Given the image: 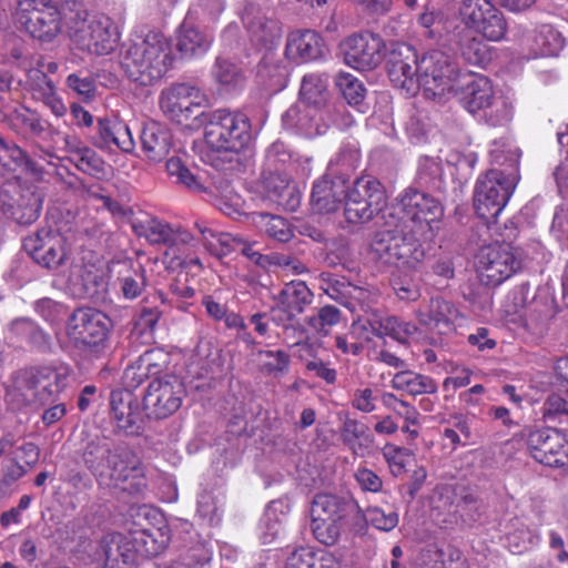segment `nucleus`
Masks as SVG:
<instances>
[{"label": "nucleus", "instance_id": "obj_56", "mask_svg": "<svg viewBox=\"0 0 568 568\" xmlns=\"http://www.w3.org/2000/svg\"><path fill=\"white\" fill-rule=\"evenodd\" d=\"M362 513L363 519L374 526L375 528L384 531L394 529L398 524V515L395 511L385 514L378 507H367L362 510L357 505V514Z\"/></svg>", "mask_w": 568, "mask_h": 568}, {"label": "nucleus", "instance_id": "obj_51", "mask_svg": "<svg viewBox=\"0 0 568 568\" xmlns=\"http://www.w3.org/2000/svg\"><path fill=\"white\" fill-rule=\"evenodd\" d=\"M534 42L541 55H556L562 48V38L550 24H541L535 31Z\"/></svg>", "mask_w": 568, "mask_h": 568}, {"label": "nucleus", "instance_id": "obj_42", "mask_svg": "<svg viewBox=\"0 0 568 568\" xmlns=\"http://www.w3.org/2000/svg\"><path fill=\"white\" fill-rule=\"evenodd\" d=\"M139 554L151 557L162 552L169 545L170 536L168 528H156L153 530H143L132 539Z\"/></svg>", "mask_w": 568, "mask_h": 568}, {"label": "nucleus", "instance_id": "obj_35", "mask_svg": "<svg viewBox=\"0 0 568 568\" xmlns=\"http://www.w3.org/2000/svg\"><path fill=\"white\" fill-rule=\"evenodd\" d=\"M384 42L373 32L357 34V71L375 69L384 58Z\"/></svg>", "mask_w": 568, "mask_h": 568}, {"label": "nucleus", "instance_id": "obj_27", "mask_svg": "<svg viewBox=\"0 0 568 568\" xmlns=\"http://www.w3.org/2000/svg\"><path fill=\"white\" fill-rule=\"evenodd\" d=\"M324 41L313 30H296L287 36L285 55L296 62L316 60L323 55Z\"/></svg>", "mask_w": 568, "mask_h": 568}, {"label": "nucleus", "instance_id": "obj_57", "mask_svg": "<svg viewBox=\"0 0 568 568\" xmlns=\"http://www.w3.org/2000/svg\"><path fill=\"white\" fill-rule=\"evenodd\" d=\"M213 78L222 85L236 87L242 82L241 70L229 60L217 58L212 68Z\"/></svg>", "mask_w": 568, "mask_h": 568}, {"label": "nucleus", "instance_id": "obj_48", "mask_svg": "<svg viewBox=\"0 0 568 568\" xmlns=\"http://www.w3.org/2000/svg\"><path fill=\"white\" fill-rule=\"evenodd\" d=\"M195 227L201 235V241L212 254L224 255L230 252L231 237L229 234L215 232L205 221L196 222Z\"/></svg>", "mask_w": 568, "mask_h": 568}, {"label": "nucleus", "instance_id": "obj_50", "mask_svg": "<svg viewBox=\"0 0 568 568\" xmlns=\"http://www.w3.org/2000/svg\"><path fill=\"white\" fill-rule=\"evenodd\" d=\"M11 329L18 335L24 336L33 346L42 352L51 347L50 336L29 320L13 321L11 323Z\"/></svg>", "mask_w": 568, "mask_h": 568}, {"label": "nucleus", "instance_id": "obj_62", "mask_svg": "<svg viewBox=\"0 0 568 568\" xmlns=\"http://www.w3.org/2000/svg\"><path fill=\"white\" fill-rule=\"evenodd\" d=\"M334 88L341 98L348 105L355 101V75L352 72L339 70L334 78Z\"/></svg>", "mask_w": 568, "mask_h": 568}, {"label": "nucleus", "instance_id": "obj_52", "mask_svg": "<svg viewBox=\"0 0 568 568\" xmlns=\"http://www.w3.org/2000/svg\"><path fill=\"white\" fill-rule=\"evenodd\" d=\"M72 161L83 173L99 176L105 172L104 161L90 148L81 146L72 153Z\"/></svg>", "mask_w": 568, "mask_h": 568}, {"label": "nucleus", "instance_id": "obj_37", "mask_svg": "<svg viewBox=\"0 0 568 568\" xmlns=\"http://www.w3.org/2000/svg\"><path fill=\"white\" fill-rule=\"evenodd\" d=\"M250 219L254 226L278 242H287L293 236L290 223L282 216L267 212H252Z\"/></svg>", "mask_w": 568, "mask_h": 568}, {"label": "nucleus", "instance_id": "obj_2", "mask_svg": "<svg viewBox=\"0 0 568 568\" xmlns=\"http://www.w3.org/2000/svg\"><path fill=\"white\" fill-rule=\"evenodd\" d=\"M82 458L99 486L115 496L138 495L146 487L141 462L126 445L95 436L87 443Z\"/></svg>", "mask_w": 568, "mask_h": 568}, {"label": "nucleus", "instance_id": "obj_36", "mask_svg": "<svg viewBox=\"0 0 568 568\" xmlns=\"http://www.w3.org/2000/svg\"><path fill=\"white\" fill-rule=\"evenodd\" d=\"M351 505L331 494H318L311 507L312 520H346Z\"/></svg>", "mask_w": 568, "mask_h": 568}, {"label": "nucleus", "instance_id": "obj_54", "mask_svg": "<svg viewBox=\"0 0 568 568\" xmlns=\"http://www.w3.org/2000/svg\"><path fill=\"white\" fill-rule=\"evenodd\" d=\"M345 525L346 520H312L311 528L317 541L332 546L338 540Z\"/></svg>", "mask_w": 568, "mask_h": 568}, {"label": "nucleus", "instance_id": "obj_44", "mask_svg": "<svg viewBox=\"0 0 568 568\" xmlns=\"http://www.w3.org/2000/svg\"><path fill=\"white\" fill-rule=\"evenodd\" d=\"M300 95L308 105L316 108L325 105L328 100L327 80L316 73L304 75L301 83Z\"/></svg>", "mask_w": 568, "mask_h": 568}, {"label": "nucleus", "instance_id": "obj_29", "mask_svg": "<svg viewBox=\"0 0 568 568\" xmlns=\"http://www.w3.org/2000/svg\"><path fill=\"white\" fill-rule=\"evenodd\" d=\"M399 232L398 250L395 254L393 266H402L408 270H417L425 258V251L419 243L422 232L409 229L405 223H395Z\"/></svg>", "mask_w": 568, "mask_h": 568}, {"label": "nucleus", "instance_id": "obj_45", "mask_svg": "<svg viewBox=\"0 0 568 568\" xmlns=\"http://www.w3.org/2000/svg\"><path fill=\"white\" fill-rule=\"evenodd\" d=\"M513 104L503 95H495L480 111V118L489 126H505L513 119Z\"/></svg>", "mask_w": 568, "mask_h": 568}, {"label": "nucleus", "instance_id": "obj_59", "mask_svg": "<svg viewBox=\"0 0 568 568\" xmlns=\"http://www.w3.org/2000/svg\"><path fill=\"white\" fill-rule=\"evenodd\" d=\"M506 547L513 554H523L530 549L537 541V536L527 527H519L507 532Z\"/></svg>", "mask_w": 568, "mask_h": 568}, {"label": "nucleus", "instance_id": "obj_8", "mask_svg": "<svg viewBox=\"0 0 568 568\" xmlns=\"http://www.w3.org/2000/svg\"><path fill=\"white\" fill-rule=\"evenodd\" d=\"M355 189V181L344 175H336L333 179L323 176L313 184L311 193V205L314 212L328 214L336 212L343 206L342 219H338L341 227L353 233L355 230V210L351 195Z\"/></svg>", "mask_w": 568, "mask_h": 568}, {"label": "nucleus", "instance_id": "obj_3", "mask_svg": "<svg viewBox=\"0 0 568 568\" xmlns=\"http://www.w3.org/2000/svg\"><path fill=\"white\" fill-rule=\"evenodd\" d=\"M174 61L170 40L160 31H149L123 44L120 64L125 75L139 85L158 83Z\"/></svg>", "mask_w": 568, "mask_h": 568}, {"label": "nucleus", "instance_id": "obj_34", "mask_svg": "<svg viewBox=\"0 0 568 568\" xmlns=\"http://www.w3.org/2000/svg\"><path fill=\"white\" fill-rule=\"evenodd\" d=\"M313 301V293L304 282L293 281L284 285L278 294V305L288 318L304 312Z\"/></svg>", "mask_w": 568, "mask_h": 568}, {"label": "nucleus", "instance_id": "obj_40", "mask_svg": "<svg viewBox=\"0 0 568 568\" xmlns=\"http://www.w3.org/2000/svg\"><path fill=\"white\" fill-rule=\"evenodd\" d=\"M194 236L185 230H172L169 246L166 247L165 255L172 258L178 266H186L190 264H199L197 257L190 255L189 250L193 246Z\"/></svg>", "mask_w": 568, "mask_h": 568}, {"label": "nucleus", "instance_id": "obj_25", "mask_svg": "<svg viewBox=\"0 0 568 568\" xmlns=\"http://www.w3.org/2000/svg\"><path fill=\"white\" fill-rule=\"evenodd\" d=\"M457 315L458 311L450 302L435 297L425 308L418 311V321L429 331L447 335L455 331L454 321Z\"/></svg>", "mask_w": 568, "mask_h": 568}, {"label": "nucleus", "instance_id": "obj_9", "mask_svg": "<svg viewBox=\"0 0 568 568\" xmlns=\"http://www.w3.org/2000/svg\"><path fill=\"white\" fill-rule=\"evenodd\" d=\"M73 42L83 51L97 55L112 52L120 39L118 28L105 14L77 13L71 21Z\"/></svg>", "mask_w": 568, "mask_h": 568}, {"label": "nucleus", "instance_id": "obj_33", "mask_svg": "<svg viewBox=\"0 0 568 568\" xmlns=\"http://www.w3.org/2000/svg\"><path fill=\"white\" fill-rule=\"evenodd\" d=\"M288 71L281 59L266 53L257 64V82L271 93L283 90L287 84Z\"/></svg>", "mask_w": 568, "mask_h": 568}, {"label": "nucleus", "instance_id": "obj_13", "mask_svg": "<svg viewBox=\"0 0 568 568\" xmlns=\"http://www.w3.org/2000/svg\"><path fill=\"white\" fill-rule=\"evenodd\" d=\"M204 92L190 82H174L163 88L159 94V108L162 113L176 123H183L205 106Z\"/></svg>", "mask_w": 568, "mask_h": 568}, {"label": "nucleus", "instance_id": "obj_43", "mask_svg": "<svg viewBox=\"0 0 568 568\" xmlns=\"http://www.w3.org/2000/svg\"><path fill=\"white\" fill-rule=\"evenodd\" d=\"M520 154V150L511 143H494V148L490 150V162L494 165L493 169H500L506 174L514 172L515 181H518Z\"/></svg>", "mask_w": 568, "mask_h": 568}, {"label": "nucleus", "instance_id": "obj_26", "mask_svg": "<svg viewBox=\"0 0 568 568\" xmlns=\"http://www.w3.org/2000/svg\"><path fill=\"white\" fill-rule=\"evenodd\" d=\"M384 220L383 230L377 231L367 250V257L379 267L393 266L395 254L398 250L399 226H390L387 224V214L383 212Z\"/></svg>", "mask_w": 568, "mask_h": 568}, {"label": "nucleus", "instance_id": "obj_23", "mask_svg": "<svg viewBox=\"0 0 568 568\" xmlns=\"http://www.w3.org/2000/svg\"><path fill=\"white\" fill-rule=\"evenodd\" d=\"M91 142L101 150H112L115 146L126 153L133 151L135 146L129 126L121 121H112L106 118L98 120L97 131L91 136Z\"/></svg>", "mask_w": 568, "mask_h": 568}, {"label": "nucleus", "instance_id": "obj_1", "mask_svg": "<svg viewBox=\"0 0 568 568\" xmlns=\"http://www.w3.org/2000/svg\"><path fill=\"white\" fill-rule=\"evenodd\" d=\"M386 69L390 82L407 94L423 88L426 98L442 100L453 85L450 57L442 50H429L419 57L412 45L397 43L387 55Z\"/></svg>", "mask_w": 568, "mask_h": 568}, {"label": "nucleus", "instance_id": "obj_22", "mask_svg": "<svg viewBox=\"0 0 568 568\" xmlns=\"http://www.w3.org/2000/svg\"><path fill=\"white\" fill-rule=\"evenodd\" d=\"M111 414L116 427L126 435L136 436L144 429V417L139 403L131 394L112 392L110 396Z\"/></svg>", "mask_w": 568, "mask_h": 568}, {"label": "nucleus", "instance_id": "obj_31", "mask_svg": "<svg viewBox=\"0 0 568 568\" xmlns=\"http://www.w3.org/2000/svg\"><path fill=\"white\" fill-rule=\"evenodd\" d=\"M141 145L150 161L161 162L170 153L172 135L168 129L156 122H152L142 129Z\"/></svg>", "mask_w": 568, "mask_h": 568}, {"label": "nucleus", "instance_id": "obj_60", "mask_svg": "<svg viewBox=\"0 0 568 568\" xmlns=\"http://www.w3.org/2000/svg\"><path fill=\"white\" fill-rule=\"evenodd\" d=\"M166 568H211V557L204 548L197 547Z\"/></svg>", "mask_w": 568, "mask_h": 568}, {"label": "nucleus", "instance_id": "obj_58", "mask_svg": "<svg viewBox=\"0 0 568 568\" xmlns=\"http://www.w3.org/2000/svg\"><path fill=\"white\" fill-rule=\"evenodd\" d=\"M493 3L489 0H463L459 7L462 22L469 29L475 24L487 10H490Z\"/></svg>", "mask_w": 568, "mask_h": 568}, {"label": "nucleus", "instance_id": "obj_10", "mask_svg": "<svg viewBox=\"0 0 568 568\" xmlns=\"http://www.w3.org/2000/svg\"><path fill=\"white\" fill-rule=\"evenodd\" d=\"M514 172L490 169L479 175L474 191V209L477 215L489 222L495 220L510 199L516 184Z\"/></svg>", "mask_w": 568, "mask_h": 568}, {"label": "nucleus", "instance_id": "obj_46", "mask_svg": "<svg viewBox=\"0 0 568 568\" xmlns=\"http://www.w3.org/2000/svg\"><path fill=\"white\" fill-rule=\"evenodd\" d=\"M473 30L490 41H498L504 38L507 23L503 12L493 4L490 10H487L486 13L481 16L479 22L475 24Z\"/></svg>", "mask_w": 568, "mask_h": 568}, {"label": "nucleus", "instance_id": "obj_38", "mask_svg": "<svg viewBox=\"0 0 568 568\" xmlns=\"http://www.w3.org/2000/svg\"><path fill=\"white\" fill-rule=\"evenodd\" d=\"M286 568H339V565L331 552L300 548L287 558Z\"/></svg>", "mask_w": 568, "mask_h": 568}, {"label": "nucleus", "instance_id": "obj_55", "mask_svg": "<svg viewBox=\"0 0 568 568\" xmlns=\"http://www.w3.org/2000/svg\"><path fill=\"white\" fill-rule=\"evenodd\" d=\"M341 312L337 307L326 305L317 311L316 314L306 317V324L315 333L327 334L328 328L339 322Z\"/></svg>", "mask_w": 568, "mask_h": 568}, {"label": "nucleus", "instance_id": "obj_4", "mask_svg": "<svg viewBox=\"0 0 568 568\" xmlns=\"http://www.w3.org/2000/svg\"><path fill=\"white\" fill-rule=\"evenodd\" d=\"M70 376L71 369L64 364L19 371L7 388L6 402L13 410L31 404H51L67 387Z\"/></svg>", "mask_w": 568, "mask_h": 568}, {"label": "nucleus", "instance_id": "obj_32", "mask_svg": "<svg viewBox=\"0 0 568 568\" xmlns=\"http://www.w3.org/2000/svg\"><path fill=\"white\" fill-rule=\"evenodd\" d=\"M211 33L189 23H183L176 37V48L183 58H195L206 53L212 44Z\"/></svg>", "mask_w": 568, "mask_h": 568}, {"label": "nucleus", "instance_id": "obj_61", "mask_svg": "<svg viewBox=\"0 0 568 568\" xmlns=\"http://www.w3.org/2000/svg\"><path fill=\"white\" fill-rule=\"evenodd\" d=\"M459 45L463 55L470 63L477 64L485 60L486 45L477 37L460 36Z\"/></svg>", "mask_w": 568, "mask_h": 568}, {"label": "nucleus", "instance_id": "obj_18", "mask_svg": "<svg viewBox=\"0 0 568 568\" xmlns=\"http://www.w3.org/2000/svg\"><path fill=\"white\" fill-rule=\"evenodd\" d=\"M91 556L100 568H134L139 550L121 534H109L98 541Z\"/></svg>", "mask_w": 568, "mask_h": 568}, {"label": "nucleus", "instance_id": "obj_21", "mask_svg": "<svg viewBox=\"0 0 568 568\" xmlns=\"http://www.w3.org/2000/svg\"><path fill=\"white\" fill-rule=\"evenodd\" d=\"M243 22L251 41L255 45L271 50L280 43L282 28L276 19L266 16L260 10L245 9Z\"/></svg>", "mask_w": 568, "mask_h": 568}, {"label": "nucleus", "instance_id": "obj_5", "mask_svg": "<svg viewBox=\"0 0 568 568\" xmlns=\"http://www.w3.org/2000/svg\"><path fill=\"white\" fill-rule=\"evenodd\" d=\"M200 115L204 118L205 142L213 151L236 155L251 141V124L244 114L215 110Z\"/></svg>", "mask_w": 568, "mask_h": 568}, {"label": "nucleus", "instance_id": "obj_28", "mask_svg": "<svg viewBox=\"0 0 568 568\" xmlns=\"http://www.w3.org/2000/svg\"><path fill=\"white\" fill-rule=\"evenodd\" d=\"M386 196L381 182L373 178H357V221L365 223L382 212Z\"/></svg>", "mask_w": 568, "mask_h": 568}, {"label": "nucleus", "instance_id": "obj_53", "mask_svg": "<svg viewBox=\"0 0 568 568\" xmlns=\"http://www.w3.org/2000/svg\"><path fill=\"white\" fill-rule=\"evenodd\" d=\"M166 172L171 178L175 179V183L187 187L191 191L201 192L204 191L203 185L197 180V176L193 174L189 168L178 156H173L166 162Z\"/></svg>", "mask_w": 568, "mask_h": 568}, {"label": "nucleus", "instance_id": "obj_30", "mask_svg": "<svg viewBox=\"0 0 568 568\" xmlns=\"http://www.w3.org/2000/svg\"><path fill=\"white\" fill-rule=\"evenodd\" d=\"M108 271L116 272L119 275L121 293L126 300H134L142 294L146 286L145 270L129 258L122 261H111Z\"/></svg>", "mask_w": 568, "mask_h": 568}, {"label": "nucleus", "instance_id": "obj_64", "mask_svg": "<svg viewBox=\"0 0 568 568\" xmlns=\"http://www.w3.org/2000/svg\"><path fill=\"white\" fill-rule=\"evenodd\" d=\"M219 505L216 498L210 491H202L197 498V515L210 525L220 521Z\"/></svg>", "mask_w": 568, "mask_h": 568}, {"label": "nucleus", "instance_id": "obj_39", "mask_svg": "<svg viewBox=\"0 0 568 568\" xmlns=\"http://www.w3.org/2000/svg\"><path fill=\"white\" fill-rule=\"evenodd\" d=\"M416 181L420 187L436 193H445L447 183L439 159L425 158L420 161Z\"/></svg>", "mask_w": 568, "mask_h": 568}, {"label": "nucleus", "instance_id": "obj_63", "mask_svg": "<svg viewBox=\"0 0 568 568\" xmlns=\"http://www.w3.org/2000/svg\"><path fill=\"white\" fill-rule=\"evenodd\" d=\"M67 85L74 91L83 100H91L95 95V81L90 75H81L80 73L69 74Z\"/></svg>", "mask_w": 568, "mask_h": 568}, {"label": "nucleus", "instance_id": "obj_15", "mask_svg": "<svg viewBox=\"0 0 568 568\" xmlns=\"http://www.w3.org/2000/svg\"><path fill=\"white\" fill-rule=\"evenodd\" d=\"M185 395L183 383L173 376L155 378L148 385L143 408L149 418L162 419L174 414Z\"/></svg>", "mask_w": 568, "mask_h": 568}, {"label": "nucleus", "instance_id": "obj_49", "mask_svg": "<svg viewBox=\"0 0 568 568\" xmlns=\"http://www.w3.org/2000/svg\"><path fill=\"white\" fill-rule=\"evenodd\" d=\"M262 372L272 376H281L288 372L291 357L282 349L257 352Z\"/></svg>", "mask_w": 568, "mask_h": 568}, {"label": "nucleus", "instance_id": "obj_19", "mask_svg": "<svg viewBox=\"0 0 568 568\" xmlns=\"http://www.w3.org/2000/svg\"><path fill=\"white\" fill-rule=\"evenodd\" d=\"M418 328L409 322H402L395 316L383 318L378 312L357 318V339L371 341L373 336L388 335L399 343H406Z\"/></svg>", "mask_w": 568, "mask_h": 568}, {"label": "nucleus", "instance_id": "obj_20", "mask_svg": "<svg viewBox=\"0 0 568 568\" xmlns=\"http://www.w3.org/2000/svg\"><path fill=\"white\" fill-rule=\"evenodd\" d=\"M261 187L270 202L286 211L294 212L301 204L300 190L284 173H264L261 180Z\"/></svg>", "mask_w": 568, "mask_h": 568}, {"label": "nucleus", "instance_id": "obj_7", "mask_svg": "<svg viewBox=\"0 0 568 568\" xmlns=\"http://www.w3.org/2000/svg\"><path fill=\"white\" fill-rule=\"evenodd\" d=\"M110 318L94 308H78L67 324V335L79 351L100 357L109 349Z\"/></svg>", "mask_w": 568, "mask_h": 568}, {"label": "nucleus", "instance_id": "obj_24", "mask_svg": "<svg viewBox=\"0 0 568 568\" xmlns=\"http://www.w3.org/2000/svg\"><path fill=\"white\" fill-rule=\"evenodd\" d=\"M73 294L80 298L94 302L104 301L108 293L106 271L97 264L84 265L79 274L71 280Z\"/></svg>", "mask_w": 568, "mask_h": 568}, {"label": "nucleus", "instance_id": "obj_47", "mask_svg": "<svg viewBox=\"0 0 568 568\" xmlns=\"http://www.w3.org/2000/svg\"><path fill=\"white\" fill-rule=\"evenodd\" d=\"M213 204L224 214L233 216L241 212L243 200L227 181H220L214 185Z\"/></svg>", "mask_w": 568, "mask_h": 568}, {"label": "nucleus", "instance_id": "obj_6", "mask_svg": "<svg viewBox=\"0 0 568 568\" xmlns=\"http://www.w3.org/2000/svg\"><path fill=\"white\" fill-rule=\"evenodd\" d=\"M384 212L388 225L405 223L409 229L424 233L430 229L432 222L443 217L444 207L440 200L428 192L408 187L399 195L398 205Z\"/></svg>", "mask_w": 568, "mask_h": 568}, {"label": "nucleus", "instance_id": "obj_11", "mask_svg": "<svg viewBox=\"0 0 568 568\" xmlns=\"http://www.w3.org/2000/svg\"><path fill=\"white\" fill-rule=\"evenodd\" d=\"M475 258L479 280L488 286H498L523 267L519 250L507 243L484 245Z\"/></svg>", "mask_w": 568, "mask_h": 568}, {"label": "nucleus", "instance_id": "obj_41", "mask_svg": "<svg viewBox=\"0 0 568 568\" xmlns=\"http://www.w3.org/2000/svg\"><path fill=\"white\" fill-rule=\"evenodd\" d=\"M393 387L410 395L434 394L437 385L433 378L410 371L398 372L393 377Z\"/></svg>", "mask_w": 568, "mask_h": 568}, {"label": "nucleus", "instance_id": "obj_14", "mask_svg": "<svg viewBox=\"0 0 568 568\" xmlns=\"http://www.w3.org/2000/svg\"><path fill=\"white\" fill-rule=\"evenodd\" d=\"M454 70L453 85L443 95L439 102H444L449 95L458 97L462 105L470 113H479L495 97L491 81L478 73H460L457 64L450 58Z\"/></svg>", "mask_w": 568, "mask_h": 568}, {"label": "nucleus", "instance_id": "obj_17", "mask_svg": "<svg viewBox=\"0 0 568 568\" xmlns=\"http://www.w3.org/2000/svg\"><path fill=\"white\" fill-rule=\"evenodd\" d=\"M527 445L536 462L549 467L568 466V440L559 430L554 428L531 430Z\"/></svg>", "mask_w": 568, "mask_h": 568}, {"label": "nucleus", "instance_id": "obj_16", "mask_svg": "<svg viewBox=\"0 0 568 568\" xmlns=\"http://www.w3.org/2000/svg\"><path fill=\"white\" fill-rule=\"evenodd\" d=\"M23 248L37 264L48 270H57L69 256L64 236L49 229H42L24 239Z\"/></svg>", "mask_w": 568, "mask_h": 568}, {"label": "nucleus", "instance_id": "obj_12", "mask_svg": "<svg viewBox=\"0 0 568 568\" xmlns=\"http://www.w3.org/2000/svg\"><path fill=\"white\" fill-rule=\"evenodd\" d=\"M16 21L32 38L52 41L61 31V13L53 0H18Z\"/></svg>", "mask_w": 568, "mask_h": 568}]
</instances>
